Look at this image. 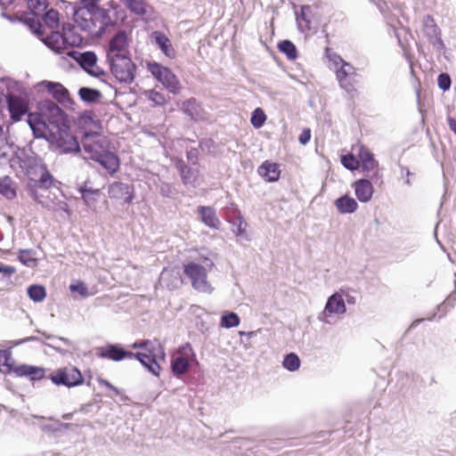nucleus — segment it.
<instances>
[{
  "mask_svg": "<svg viewBox=\"0 0 456 456\" xmlns=\"http://www.w3.org/2000/svg\"><path fill=\"white\" fill-rule=\"evenodd\" d=\"M328 24L322 28L327 46L324 50V56L328 60L329 69L334 70L336 78L339 86L351 97L354 98L358 94V88L361 85V76L357 73V69L349 62L336 53L329 45L330 38L333 35L328 32Z\"/></svg>",
  "mask_w": 456,
  "mask_h": 456,
  "instance_id": "f257e3e1",
  "label": "nucleus"
},
{
  "mask_svg": "<svg viewBox=\"0 0 456 456\" xmlns=\"http://www.w3.org/2000/svg\"><path fill=\"white\" fill-rule=\"evenodd\" d=\"M132 347L142 349L141 352L134 353V358H136L152 374L159 376L160 363L165 362V349L160 342L156 339L134 342Z\"/></svg>",
  "mask_w": 456,
  "mask_h": 456,
  "instance_id": "f03ea898",
  "label": "nucleus"
},
{
  "mask_svg": "<svg viewBox=\"0 0 456 456\" xmlns=\"http://www.w3.org/2000/svg\"><path fill=\"white\" fill-rule=\"evenodd\" d=\"M183 273L191 281L192 288L201 293L210 294L214 290L208 279V270L195 262L183 265Z\"/></svg>",
  "mask_w": 456,
  "mask_h": 456,
  "instance_id": "7ed1b4c3",
  "label": "nucleus"
},
{
  "mask_svg": "<svg viewBox=\"0 0 456 456\" xmlns=\"http://www.w3.org/2000/svg\"><path fill=\"white\" fill-rule=\"evenodd\" d=\"M147 69L169 93L173 94H180L181 83L169 68L152 61L147 63Z\"/></svg>",
  "mask_w": 456,
  "mask_h": 456,
  "instance_id": "20e7f679",
  "label": "nucleus"
},
{
  "mask_svg": "<svg viewBox=\"0 0 456 456\" xmlns=\"http://www.w3.org/2000/svg\"><path fill=\"white\" fill-rule=\"evenodd\" d=\"M112 75L121 83L130 84L136 73V65L130 55L108 59Z\"/></svg>",
  "mask_w": 456,
  "mask_h": 456,
  "instance_id": "39448f33",
  "label": "nucleus"
},
{
  "mask_svg": "<svg viewBox=\"0 0 456 456\" xmlns=\"http://www.w3.org/2000/svg\"><path fill=\"white\" fill-rule=\"evenodd\" d=\"M52 382L57 386L68 387H77L84 383V378L77 367L69 366L60 368L49 376Z\"/></svg>",
  "mask_w": 456,
  "mask_h": 456,
  "instance_id": "423d86ee",
  "label": "nucleus"
},
{
  "mask_svg": "<svg viewBox=\"0 0 456 456\" xmlns=\"http://www.w3.org/2000/svg\"><path fill=\"white\" fill-rule=\"evenodd\" d=\"M83 148L89 158L95 160L109 148L106 137L99 133H86L82 139Z\"/></svg>",
  "mask_w": 456,
  "mask_h": 456,
  "instance_id": "0eeeda50",
  "label": "nucleus"
},
{
  "mask_svg": "<svg viewBox=\"0 0 456 456\" xmlns=\"http://www.w3.org/2000/svg\"><path fill=\"white\" fill-rule=\"evenodd\" d=\"M40 17H42L44 25L38 19L36 20L35 18H29L27 20L30 28L39 37H43L45 34V27L50 28L51 30L59 28L60 17L58 11L51 8L46 10Z\"/></svg>",
  "mask_w": 456,
  "mask_h": 456,
  "instance_id": "6e6552de",
  "label": "nucleus"
},
{
  "mask_svg": "<svg viewBox=\"0 0 456 456\" xmlns=\"http://www.w3.org/2000/svg\"><path fill=\"white\" fill-rule=\"evenodd\" d=\"M352 151H354L360 160V167L366 174H370L373 179L379 177V164L374 159V155L363 144L357 143L352 146Z\"/></svg>",
  "mask_w": 456,
  "mask_h": 456,
  "instance_id": "1a4fd4ad",
  "label": "nucleus"
},
{
  "mask_svg": "<svg viewBox=\"0 0 456 456\" xmlns=\"http://www.w3.org/2000/svg\"><path fill=\"white\" fill-rule=\"evenodd\" d=\"M128 55H130L128 34L125 30H119L110 40L107 58L111 59Z\"/></svg>",
  "mask_w": 456,
  "mask_h": 456,
  "instance_id": "9d476101",
  "label": "nucleus"
},
{
  "mask_svg": "<svg viewBox=\"0 0 456 456\" xmlns=\"http://www.w3.org/2000/svg\"><path fill=\"white\" fill-rule=\"evenodd\" d=\"M108 194L110 200L130 205L134 198V187L122 182H113L108 187Z\"/></svg>",
  "mask_w": 456,
  "mask_h": 456,
  "instance_id": "9b49d317",
  "label": "nucleus"
},
{
  "mask_svg": "<svg viewBox=\"0 0 456 456\" xmlns=\"http://www.w3.org/2000/svg\"><path fill=\"white\" fill-rule=\"evenodd\" d=\"M96 354L100 358L119 362L125 358H134V353L126 351L123 347L115 344H108L96 348Z\"/></svg>",
  "mask_w": 456,
  "mask_h": 456,
  "instance_id": "f8f14e48",
  "label": "nucleus"
},
{
  "mask_svg": "<svg viewBox=\"0 0 456 456\" xmlns=\"http://www.w3.org/2000/svg\"><path fill=\"white\" fill-rule=\"evenodd\" d=\"M91 8L83 7L78 8L74 12V20L75 22L84 30L89 32L90 34L96 35V21L94 13H92L90 11Z\"/></svg>",
  "mask_w": 456,
  "mask_h": 456,
  "instance_id": "ddd939ff",
  "label": "nucleus"
},
{
  "mask_svg": "<svg viewBox=\"0 0 456 456\" xmlns=\"http://www.w3.org/2000/svg\"><path fill=\"white\" fill-rule=\"evenodd\" d=\"M7 103L11 118L13 121L20 120L21 117L28 110V102L20 96L8 95Z\"/></svg>",
  "mask_w": 456,
  "mask_h": 456,
  "instance_id": "4468645a",
  "label": "nucleus"
},
{
  "mask_svg": "<svg viewBox=\"0 0 456 456\" xmlns=\"http://www.w3.org/2000/svg\"><path fill=\"white\" fill-rule=\"evenodd\" d=\"M353 187L359 201L366 203L371 200L374 189L372 183L368 179L355 181Z\"/></svg>",
  "mask_w": 456,
  "mask_h": 456,
  "instance_id": "2eb2a0df",
  "label": "nucleus"
},
{
  "mask_svg": "<svg viewBox=\"0 0 456 456\" xmlns=\"http://www.w3.org/2000/svg\"><path fill=\"white\" fill-rule=\"evenodd\" d=\"M95 161L99 162L110 175L116 174L120 167L119 158L109 150L105 151Z\"/></svg>",
  "mask_w": 456,
  "mask_h": 456,
  "instance_id": "dca6fc26",
  "label": "nucleus"
},
{
  "mask_svg": "<svg viewBox=\"0 0 456 456\" xmlns=\"http://www.w3.org/2000/svg\"><path fill=\"white\" fill-rule=\"evenodd\" d=\"M77 61L80 66L88 73L97 76L100 74V68L97 66V56L94 52L79 53Z\"/></svg>",
  "mask_w": 456,
  "mask_h": 456,
  "instance_id": "f3484780",
  "label": "nucleus"
},
{
  "mask_svg": "<svg viewBox=\"0 0 456 456\" xmlns=\"http://www.w3.org/2000/svg\"><path fill=\"white\" fill-rule=\"evenodd\" d=\"M258 174L265 181L273 183L279 180L281 170L277 163L265 160L258 167Z\"/></svg>",
  "mask_w": 456,
  "mask_h": 456,
  "instance_id": "a211bd4d",
  "label": "nucleus"
},
{
  "mask_svg": "<svg viewBox=\"0 0 456 456\" xmlns=\"http://www.w3.org/2000/svg\"><path fill=\"white\" fill-rule=\"evenodd\" d=\"M346 311V307L342 296L335 293L328 298L323 314H343Z\"/></svg>",
  "mask_w": 456,
  "mask_h": 456,
  "instance_id": "6ab92c4d",
  "label": "nucleus"
},
{
  "mask_svg": "<svg viewBox=\"0 0 456 456\" xmlns=\"http://www.w3.org/2000/svg\"><path fill=\"white\" fill-rule=\"evenodd\" d=\"M13 373L19 377H28L30 380H40L45 377V370L41 367L22 364L15 366Z\"/></svg>",
  "mask_w": 456,
  "mask_h": 456,
  "instance_id": "aec40b11",
  "label": "nucleus"
},
{
  "mask_svg": "<svg viewBox=\"0 0 456 456\" xmlns=\"http://www.w3.org/2000/svg\"><path fill=\"white\" fill-rule=\"evenodd\" d=\"M422 25L423 33L429 41L433 42L434 40L440 39L441 30L431 15L428 14L423 17Z\"/></svg>",
  "mask_w": 456,
  "mask_h": 456,
  "instance_id": "412c9836",
  "label": "nucleus"
},
{
  "mask_svg": "<svg viewBox=\"0 0 456 456\" xmlns=\"http://www.w3.org/2000/svg\"><path fill=\"white\" fill-rule=\"evenodd\" d=\"M198 213L200 220L208 227L218 229L221 223L216 216V211L211 207H199Z\"/></svg>",
  "mask_w": 456,
  "mask_h": 456,
  "instance_id": "4be33fe9",
  "label": "nucleus"
},
{
  "mask_svg": "<svg viewBox=\"0 0 456 456\" xmlns=\"http://www.w3.org/2000/svg\"><path fill=\"white\" fill-rule=\"evenodd\" d=\"M335 206L340 214H352L358 208L356 200L348 195L337 199Z\"/></svg>",
  "mask_w": 456,
  "mask_h": 456,
  "instance_id": "5701e85b",
  "label": "nucleus"
},
{
  "mask_svg": "<svg viewBox=\"0 0 456 456\" xmlns=\"http://www.w3.org/2000/svg\"><path fill=\"white\" fill-rule=\"evenodd\" d=\"M45 44L57 53H61L66 50L63 32L61 33L57 30H52L51 33L46 36Z\"/></svg>",
  "mask_w": 456,
  "mask_h": 456,
  "instance_id": "b1692460",
  "label": "nucleus"
},
{
  "mask_svg": "<svg viewBox=\"0 0 456 456\" xmlns=\"http://www.w3.org/2000/svg\"><path fill=\"white\" fill-rule=\"evenodd\" d=\"M152 37L156 44L159 45V47L161 49L162 53L166 56L169 58H173L175 56V51L172 46V44L169 38L165 34L159 31H156L152 34Z\"/></svg>",
  "mask_w": 456,
  "mask_h": 456,
  "instance_id": "393cba45",
  "label": "nucleus"
},
{
  "mask_svg": "<svg viewBox=\"0 0 456 456\" xmlns=\"http://www.w3.org/2000/svg\"><path fill=\"white\" fill-rule=\"evenodd\" d=\"M172 370L176 375L183 374L189 368V360L181 352H177L172 357L171 362Z\"/></svg>",
  "mask_w": 456,
  "mask_h": 456,
  "instance_id": "a878e982",
  "label": "nucleus"
},
{
  "mask_svg": "<svg viewBox=\"0 0 456 456\" xmlns=\"http://www.w3.org/2000/svg\"><path fill=\"white\" fill-rule=\"evenodd\" d=\"M47 88L59 102L63 103L69 100V91L61 84L48 82Z\"/></svg>",
  "mask_w": 456,
  "mask_h": 456,
  "instance_id": "bb28decb",
  "label": "nucleus"
},
{
  "mask_svg": "<svg viewBox=\"0 0 456 456\" xmlns=\"http://www.w3.org/2000/svg\"><path fill=\"white\" fill-rule=\"evenodd\" d=\"M59 146L63 150L64 152H73L79 151V143L77 138L68 134H66L65 136L60 137Z\"/></svg>",
  "mask_w": 456,
  "mask_h": 456,
  "instance_id": "cd10ccee",
  "label": "nucleus"
},
{
  "mask_svg": "<svg viewBox=\"0 0 456 456\" xmlns=\"http://www.w3.org/2000/svg\"><path fill=\"white\" fill-rule=\"evenodd\" d=\"M312 16L313 14L311 7L309 5H303L301 7V12L297 18L298 25L305 30H311Z\"/></svg>",
  "mask_w": 456,
  "mask_h": 456,
  "instance_id": "c85d7f7f",
  "label": "nucleus"
},
{
  "mask_svg": "<svg viewBox=\"0 0 456 456\" xmlns=\"http://www.w3.org/2000/svg\"><path fill=\"white\" fill-rule=\"evenodd\" d=\"M122 3L136 15L142 16L147 13V4L144 0H123Z\"/></svg>",
  "mask_w": 456,
  "mask_h": 456,
  "instance_id": "c756f323",
  "label": "nucleus"
},
{
  "mask_svg": "<svg viewBox=\"0 0 456 456\" xmlns=\"http://www.w3.org/2000/svg\"><path fill=\"white\" fill-rule=\"evenodd\" d=\"M12 353L8 349H0V372L7 374L13 372L14 366L11 362Z\"/></svg>",
  "mask_w": 456,
  "mask_h": 456,
  "instance_id": "7c9ffc66",
  "label": "nucleus"
},
{
  "mask_svg": "<svg viewBox=\"0 0 456 456\" xmlns=\"http://www.w3.org/2000/svg\"><path fill=\"white\" fill-rule=\"evenodd\" d=\"M95 21L100 20V24H96V35L102 34L104 32L105 28L111 24L110 18L109 16V12L104 9H98L94 12Z\"/></svg>",
  "mask_w": 456,
  "mask_h": 456,
  "instance_id": "2f4dec72",
  "label": "nucleus"
},
{
  "mask_svg": "<svg viewBox=\"0 0 456 456\" xmlns=\"http://www.w3.org/2000/svg\"><path fill=\"white\" fill-rule=\"evenodd\" d=\"M278 50L284 53L290 61L297 58L298 53L296 45L289 40L281 41L277 45Z\"/></svg>",
  "mask_w": 456,
  "mask_h": 456,
  "instance_id": "473e14b6",
  "label": "nucleus"
},
{
  "mask_svg": "<svg viewBox=\"0 0 456 456\" xmlns=\"http://www.w3.org/2000/svg\"><path fill=\"white\" fill-rule=\"evenodd\" d=\"M341 164L348 170L354 171L360 168V160L356 153L352 152L343 155L341 157Z\"/></svg>",
  "mask_w": 456,
  "mask_h": 456,
  "instance_id": "72a5a7b5",
  "label": "nucleus"
},
{
  "mask_svg": "<svg viewBox=\"0 0 456 456\" xmlns=\"http://www.w3.org/2000/svg\"><path fill=\"white\" fill-rule=\"evenodd\" d=\"M28 6L32 12L34 18H38L47 10V0H28Z\"/></svg>",
  "mask_w": 456,
  "mask_h": 456,
  "instance_id": "f704fd0d",
  "label": "nucleus"
},
{
  "mask_svg": "<svg viewBox=\"0 0 456 456\" xmlns=\"http://www.w3.org/2000/svg\"><path fill=\"white\" fill-rule=\"evenodd\" d=\"M267 119V116L261 108H256L253 110L250 118V123L256 129L261 128Z\"/></svg>",
  "mask_w": 456,
  "mask_h": 456,
  "instance_id": "c9c22d12",
  "label": "nucleus"
},
{
  "mask_svg": "<svg viewBox=\"0 0 456 456\" xmlns=\"http://www.w3.org/2000/svg\"><path fill=\"white\" fill-rule=\"evenodd\" d=\"M28 295L34 302H41L46 297V291L42 285H31L28 288Z\"/></svg>",
  "mask_w": 456,
  "mask_h": 456,
  "instance_id": "e433bc0d",
  "label": "nucleus"
},
{
  "mask_svg": "<svg viewBox=\"0 0 456 456\" xmlns=\"http://www.w3.org/2000/svg\"><path fill=\"white\" fill-rule=\"evenodd\" d=\"M18 259L20 263L28 267H34L37 264V260L34 256V253L31 249L20 250Z\"/></svg>",
  "mask_w": 456,
  "mask_h": 456,
  "instance_id": "4c0bfd02",
  "label": "nucleus"
},
{
  "mask_svg": "<svg viewBox=\"0 0 456 456\" xmlns=\"http://www.w3.org/2000/svg\"><path fill=\"white\" fill-rule=\"evenodd\" d=\"M63 35L66 49L69 46L79 45L82 41V38L77 35L70 28L68 29L63 28Z\"/></svg>",
  "mask_w": 456,
  "mask_h": 456,
  "instance_id": "58836bf2",
  "label": "nucleus"
},
{
  "mask_svg": "<svg viewBox=\"0 0 456 456\" xmlns=\"http://www.w3.org/2000/svg\"><path fill=\"white\" fill-rule=\"evenodd\" d=\"M82 193V199L87 206H90L96 202V197L100 195V190L98 189H87L86 186L80 188Z\"/></svg>",
  "mask_w": 456,
  "mask_h": 456,
  "instance_id": "ea45409f",
  "label": "nucleus"
},
{
  "mask_svg": "<svg viewBox=\"0 0 456 456\" xmlns=\"http://www.w3.org/2000/svg\"><path fill=\"white\" fill-rule=\"evenodd\" d=\"M79 95L83 101L87 102H96L101 97L99 91L88 87L80 88Z\"/></svg>",
  "mask_w": 456,
  "mask_h": 456,
  "instance_id": "a19ab883",
  "label": "nucleus"
},
{
  "mask_svg": "<svg viewBox=\"0 0 456 456\" xmlns=\"http://www.w3.org/2000/svg\"><path fill=\"white\" fill-rule=\"evenodd\" d=\"M282 364L288 370L295 371L299 369L300 360L296 354L290 353L285 356Z\"/></svg>",
  "mask_w": 456,
  "mask_h": 456,
  "instance_id": "79ce46f5",
  "label": "nucleus"
},
{
  "mask_svg": "<svg viewBox=\"0 0 456 456\" xmlns=\"http://www.w3.org/2000/svg\"><path fill=\"white\" fill-rule=\"evenodd\" d=\"M240 324V318L235 313H228L222 316L221 326L225 328L237 327Z\"/></svg>",
  "mask_w": 456,
  "mask_h": 456,
  "instance_id": "37998d69",
  "label": "nucleus"
},
{
  "mask_svg": "<svg viewBox=\"0 0 456 456\" xmlns=\"http://www.w3.org/2000/svg\"><path fill=\"white\" fill-rule=\"evenodd\" d=\"M175 167L180 172L183 183L185 184L188 183L191 175V169L182 159H179L175 163Z\"/></svg>",
  "mask_w": 456,
  "mask_h": 456,
  "instance_id": "c03bdc74",
  "label": "nucleus"
},
{
  "mask_svg": "<svg viewBox=\"0 0 456 456\" xmlns=\"http://www.w3.org/2000/svg\"><path fill=\"white\" fill-rule=\"evenodd\" d=\"M148 99L153 102L156 105L163 106L167 103V98L164 94L155 91L150 90L147 93Z\"/></svg>",
  "mask_w": 456,
  "mask_h": 456,
  "instance_id": "a18cd8bd",
  "label": "nucleus"
},
{
  "mask_svg": "<svg viewBox=\"0 0 456 456\" xmlns=\"http://www.w3.org/2000/svg\"><path fill=\"white\" fill-rule=\"evenodd\" d=\"M38 184L39 187L44 189H49L53 185V177L48 170H45V172L41 175L38 180Z\"/></svg>",
  "mask_w": 456,
  "mask_h": 456,
  "instance_id": "49530a36",
  "label": "nucleus"
},
{
  "mask_svg": "<svg viewBox=\"0 0 456 456\" xmlns=\"http://www.w3.org/2000/svg\"><path fill=\"white\" fill-rule=\"evenodd\" d=\"M0 193L8 199H12L16 196V191L7 181L0 182Z\"/></svg>",
  "mask_w": 456,
  "mask_h": 456,
  "instance_id": "de8ad7c7",
  "label": "nucleus"
},
{
  "mask_svg": "<svg viewBox=\"0 0 456 456\" xmlns=\"http://www.w3.org/2000/svg\"><path fill=\"white\" fill-rule=\"evenodd\" d=\"M69 289L71 292H77L84 297L89 296L88 289L83 281H77L76 284H70Z\"/></svg>",
  "mask_w": 456,
  "mask_h": 456,
  "instance_id": "09e8293b",
  "label": "nucleus"
},
{
  "mask_svg": "<svg viewBox=\"0 0 456 456\" xmlns=\"http://www.w3.org/2000/svg\"><path fill=\"white\" fill-rule=\"evenodd\" d=\"M437 83L442 90L446 91L451 86V77L447 73H442L437 77Z\"/></svg>",
  "mask_w": 456,
  "mask_h": 456,
  "instance_id": "8fccbe9b",
  "label": "nucleus"
},
{
  "mask_svg": "<svg viewBox=\"0 0 456 456\" xmlns=\"http://www.w3.org/2000/svg\"><path fill=\"white\" fill-rule=\"evenodd\" d=\"M311 139V130L309 128H304L299 135V142L305 145Z\"/></svg>",
  "mask_w": 456,
  "mask_h": 456,
  "instance_id": "3c124183",
  "label": "nucleus"
},
{
  "mask_svg": "<svg viewBox=\"0 0 456 456\" xmlns=\"http://www.w3.org/2000/svg\"><path fill=\"white\" fill-rule=\"evenodd\" d=\"M15 273H16L15 267L0 264V273H3L5 276H12Z\"/></svg>",
  "mask_w": 456,
  "mask_h": 456,
  "instance_id": "603ef678",
  "label": "nucleus"
},
{
  "mask_svg": "<svg viewBox=\"0 0 456 456\" xmlns=\"http://www.w3.org/2000/svg\"><path fill=\"white\" fill-rule=\"evenodd\" d=\"M97 381L101 386H104L105 387L115 392L116 395L119 394L118 388L116 387H114L111 383H110L108 380L99 378L97 379Z\"/></svg>",
  "mask_w": 456,
  "mask_h": 456,
  "instance_id": "864d4df0",
  "label": "nucleus"
},
{
  "mask_svg": "<svg viewBox=\"0 0 456 456\" xmlns=\"http://www.w3.org/2000/svg\"><path fill=\"white\" fill-rule=\"evenodd\" d=\"M197 105L195 98H190L183 102V110L187 111L190 108H194Z\"/></svg>",
  "mask_w": 456,
  "mask_h": 456,
  "instance_id": "5fc2aeb1",
  "label": "nucleus"
},
{
  "mask_svg": "<svg viewBox=\"0 0 456 456\" xmlns=\"http://www.w3.org/2000/svg\"><path fill=\"white\" fill-rule=\"evenodd\" d=\"M81 4H84L85 7L94 9L96 7L101 0H79Z\"/></svg>",
  "mask_w": 456,
  "mask_h": 456,
  "instance_id": "6e6d98bb",
  "label": "nucleus"
},
{
  "mask_svg": "<svg viewBox=\"0 0 456 456\" xmlns=\"http://www.w3.org/2000/svg\"><path fill=\"white\" fill-rule=\"evenodd\" d=\"M447 124H448L450 130L456 134V119L452 117H448Z\"/></svg>",
  "mask_w": 456,
  "mask_h": 456,
  "instance_id": "4d7b16f0",
  "label": "nucleus"
},
{
  "mask_svg": "<svg viewBox=\"0 0 456 456\" xmlns=\"http://www.w3.org/2000/svg\"><path fill=\"white\" fill-rule=\"evenodd\" d=\"M197 157H198V151L196 149L191 150L187 153V158L189 160H191L192 159H197Z\"/></svg>",
  "mask_w": 456,
  "mask_h": 456,
  "instance_id": "13d9d810",
  "label": "nucleus"
},
{
  "mask_svg": "<svg viewBox=\"0 0 456 456\" xmlns=\"http://www.w3.org/2000/svg\"><path fill=\"white\" fill-rule=\"evenodd\" d=\"M14 0H0V5L3 7H7L11 5Z\"/></svg>",
  "mask_w": 456,
  "mask_h": 456,
  "instance_id": "bf43d9fd",
  "label": "nucleus"
},
{
  "mask_svg": "<svg viewBox=\"0 0 456 456\" xmlns=\"http://www.w3.org/2000/svg\"><path fill=\"white\" fill-rule=\"evenodd\" d=\"M28 117H29V118H31L32 114H29V116H28ZM28 123H29L30 126L34 129V126H33V125H32V123H31V119H28Z\"/></svg>",
  "mask_w": 456,
  "mask_h": 456,
  "instance_id": "052dcab7",
  "label": "nucleus"
},
{
  "mask_svg": "<svg viewBox=\"0 0 456 456\" xmlns=\"http://www.w3.org/2000/svg\"><path fill=\"white\" fill-rule=\"evenodd\" d=\"M53 107H54V109H55L57 111H60V110H60V108H59V107H57L56 105H53Z\"/></svg>",
  "mask_w": 456,
  "mask_h": 456,
  "instance_id": "680f3d73",
  "label": "nucleus"
},
{
  "mask_svg": "<svg viewBox=\"0 0 456 456\" xmlns=\"http://www.w3.org/2000/svg\"><path fill=\"white\" fill-rule=\"evenodd\" d=\"M120 1L122 2L123 0H120Z\"/></svg>",
  "mask_w": 456,
  "mask_h": 456,
  "instance_id": "e2e57ef3",
  "label": "nucleus"
}]
</instances>
